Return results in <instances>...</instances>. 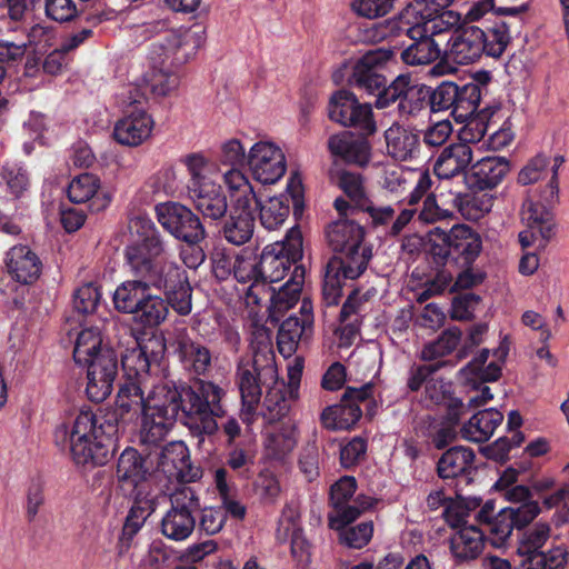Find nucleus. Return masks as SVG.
Wrapping results in <instances>:
<instances>
[{"instance_id":"c756f323","label":"nucleus","mask_w":569,"mask_h":569,"mask_svg":"<svg viewBox=\"0 0 569 569\" xmlns=\"http://www.w3.org/2000/svg\"><path fill=\"white\" fill-rule=\"evenodd\" d=\"M455 0H415V3L408 8L401 16V20L410 23L411 18L417 21H428L433 19H441L443 21L445 30L449 26L460 23L461 16L453 11H443Z\"/></svg>"},{"instance_id":"4be33fe9","label":"nucleus","mask_w":569,"mask_h":569,"mask_svg":"<svg viewBox=\"0 0 569 569\" xmlns=\"http://www.w3.org/2000/svg\"><path fill=\"white\" fill-rule=\"evenodd\" d=\"M149 467L146 459L134 448H126L118 458L116 477L121 488L129 493L140 489L151 490L148 482Z\"/></svg>"},{"instance_id":"37998d69","label":"nucleus","mask_w":569,"mask_h":569,"mask_svg":"<svg viewBox=\"0 0 569 569\" xmlns=\"http://www.w3.org/2000/svg\"><path fill=\"white\" fill-rule=\"evenodd\" d=\"M104 350H112L102 343L101 332L97 328H86L77 337L73 358L77 363L86 366L93 362Z\"/></svg>"},{"instance_id":"423d86ee","label":"nucleus","mask_w":569,"mask_h":569,"mask_svg":"<svg viewBox=\"0 0 569 569\" xmlns=\"http://www.w3.org/2000/svg\"><path fill=\"white\" fill-rule=\"evenodd\" d=\"M510 41L505 22H495L486 31L479 27L456 30L447 43L446 56L458 64H468L478 60L483 53L500 57Z\"/></svg>"},{"instance_id":"412c9836","label":"nucleus","mask_w":569,"mask_h":569,"mask_svg":"<svg viewBox=\"0 0 569 569\" xmlns=\"http://www.w3.org/2000/svg\"><path fill=\"white\" fill-rule=\"evenodd\" d=\"M129 231L136 241L128 246L124 251L127 264L131 262L132 254L157 256L166 248L152 220L144 214H137L129 220Z\"/></svg>"},{"instance_id":"6e6552de","label":"nucleus","mask_w":569,"mask_h":569,"mask_svg":"<svg viewBox=\"0 0 569 569\" xmlns=\"http://www.w3.org/2000/svg\"><path fill=\"white\" fill-rule=\"evenodd\" d=\"M64 428L77 465H103L107 461L108 449L102 442V429L91 410H80Z\"/></svg>"},{"instance_id":"603ef678","label":"nucleus","mask_w":569,"mask_h":569,"mask_svg":"<svg viewBox=\"0 0 569 569\" xmlns=\"http://www.w3.org/2000/svg\"><path fill=\"white\" fill-rule=\"evenodd\" d=\"M272 383L273 386L268 389L264 397L262 411L269 422L284 418L291 409V403L296 400L291 399L283 383L277 381Z\"/></svg>"},{"instance_id":"bb28decb","label":"nucleus","mask_w":569,"mask_h":569,"mask_svg":"<svg viewBox=\"0 0 569 569\" xmlns=\"http://www.w3.org/2000/svg\"><path fill=\"white\" fill-rule=\"evenodd\" d=\"M128 331L131 343L122 353L121 361L126 380H133L148 385L151 363V359L148 353L149 345L157 343V340L149 339L147 342H142L132 335L130 329H128Z\"/></svg>"},{"instance_id":"dca6fc26","label":"nucleus","mask_w":569,"mask_h":569,"mask_svg":"<svg viewBox=\"0 0 569 569\" xmlns=\"http://www.w3.org/2000/svg\"><path fill=\"white\" fill-rule=\"evenodd\" d=\"M232 271L236 280L244 286L241 291L247 308L256 312L269 296L268 286L260 279V257L250 251L238 254Z\"/></svg>"},{"instance_id":"c85d7f7f","label":"nucleus","mask_w":569,"mask_h":569,"mask_svg":"<svg viewBox=\"0 0 569 569\" xmlns=\"http://www.w3.org/2000/svg\"><path fill=\"white\" fill-rule=\"evenodd\" d=\"M176 352L182 367L194 375H206L212 363L210 349L201 342L192 340L184 332L176 338Z\"/></svg>"},{"instance_id":"de8ad7c7","label":"nucleus","mask_w":569,"mask_h":569,"mask_svg":"<svg viewBox=\"0 0 569 569\" xmlns=\"http://www.w3.org/2000/svg\"><path fill=\"white\" fill-rule=\"evenodd\" d=\"M297 445L296 427L291 421L283 422L280 427L268 432L264 447L268 455L280 459L293 450Z\"/></svg>"},{"instance_id":"4c0bfd02","label":"nucleus","mask_w":569,"mask_h":569,"mask_svg":"<svg viewBox=\"0 0 569 569\" xmlns=\"http://www.w3.org/2000/svg\"><path fill=\"white\" fill-rule=\"evenodd\" d=\"M133 499L123 526V535L131 539L143 527L148 517L154 511V497L151 490L140 489L129 493Z\"/></svg>"},{"instance_id":"f257e3e1","label":"nucleus","mask_w":569,"mask_h":569,"mask_svg":"<svg viewBox=\"0 0 569 569\" xmlns=\"http://www.w3.org/2000/svg\"><path fill=\"white\" fill-rule=\"evenodd\" d=\"M147 387V383L126 380L120 386L114 406L117 421L123 427L141 417V442L157 445L163 440L179 412L199 443L206 436H213L218 431L217 418L224 415L221 400L226 395L218 385L202 379L180 389L158 383L144 397Z\"/></svg>"},{"instance_id":"3c124183","label":"nucleus","mask_w":569,"mask_h":569,"mask_svg":"<svg viewBox=\"0 0 569 569\" xmlns=\"http://www.w3.org/2000/svg\"><path fill=\"white\" fill-rule=\"evenodd\" d=\"M291 264L288 257L267 246L260 256V279L267 286L279 282L286 277Z\"/></svg>"},{"instance_id":"9b49d317","label":"nucleus","mask_w":569,"mask_h":569,"mask_svg":"<svg viewBox=\"0 0 569 569\" xmlns=\"http://www.w3.org/2000/svg\"><path fill=\"white\" fill-rule=\"evenodd\" d=\"M408 24V22L406 21ZM413 42L400 52L401 60L408 66H426L435 62L441 54L439 44L432 38L445 31L443 21L433 19L428 21L410 20L405 29Z\"/></svg>"},{"instance_id":"f03ea898","label":"nucleus","mask_w":569,"mask_h":569,"mask_svg":"<svg viewBox=\"0 0 569 569\" xmlns=\"http://www.w3.org/2000/svg\"><path fill=\"white\" fill-rule=\"evenodd\" d=\"M204 42L201 27L169 30L159 36L148 48L141 83H129L117 94L122 109L140 106L147 93L143 84L154 97H167L178 89V69L189 62ZM139 107H136L137 109Z\"/></svg>"},{"instance_id":"e2e57ef3","label":"nucleus","mask_w":569,"mask_h":569,"mask_svg":"<svg viewBox=\"0 0 569 569\" xmlns=\"http://www.w3.org/2000/svg\"><path fill=\"white\" fill-rule=\"evenodd\" d=\"M214 483L220 495L222 507L233 518L242 519L246 516V507L231 496V489L227 482V471L222 468L214 472Z\"/></svg>"},{"instance_id":"20e7f679","label":"nucleus","mask_w":569,"mask_h":569,"mask_svg":"<svg viewBox=\"0 0 569 569\" xmlns=\"http://www.w3.org/2000/svg\"><path fill=\"white\" fill-rule=\"evenodd\" d=\"M222 181L230 199V214L223 226L224 239L236 246L248 242L254 231L258 197L244 172L228 169Z\"/></svg>"},{"instance_id":"680f3d73","label":"nucleus","mask_w":569,"mask_h":569,"mask_svg":"<svg viewBox=\"0 0 569 569\" xmlns=\"http://www.w3.org/2000/svg\"><path fill=\"white\" fill-rule=\"evenodd\" d=\"M552 159L538 154L531 160L527 162V164L520 170L518 174V181L521 184H530L539 181L540 179L547 177L550 174V179L552 178V166L553 160Z\"/></svg>"},{"instance_id":"7c9ffc66","label":"nucleus","mask_w":569,"mask_h":569,"mask_svg":"<svg viewBox=\"0 0 569 569\" xmlns=\"http://www.w3.org/2000/svg\"><path fill=\"white\" fill-rule=\"evenodd\" d=\"M485 533L476 526H463L450 538V550L457 562L476 559L483 549Z\"/></svg>"},{"instance_id":"5701e85b","label":"nucleus","mask_w":569,"mask_h":569,"mask_svg":"<svg viewBox=\"0 0 569 569\" xmlns=\"http://www.w3.org/2000/svg\"><path fill=\"white\" fill-rule=\"evenodd\" d=\"M154 121L142 108H137L119 119L113 128L116 141L127 147H138L152 133Z\"/></svg>"},{"instance_id":"cd10ccee","label":"nucleus","mask_w":569,"mask_h":569,"mask_svg":"<svg viewBox=\"0 0 569 569\" xmlns=\"http://www.w3.org/2000/svg\"><path fill=\"white\" fill-rule=\"evenodd\" d=\"M68 197L74 203L90 201V209L99 212L109 207L111 196L100 190V179L91 173H82L69 183Z\"/></svg>"},{"instance_id":"9d476101","label":"nucleus","mask_w":569,"mask_h":569,"mask_svg":"<svg viewBox=\"0 0 569 569\" xmlns=\"http://www.w3.org/2000/svg\"><path fill=\"white\" fill-rule=\"evenodd\" d=\"M170 502L160 522L161 533L169 540L184 541L194 530L199 498L191 488L182 487L171 495Z\"/></svg>"},{"instance_id":"f8f14e48","label":"nucleus","mask_w":569,"mask_h":569,"mask_svg":"<svg viewBox=\"0 0 569 569\" xmlns=\"http://www.w3.org/2000/svg\"><path fill=\"white\" fill-rule=\"evenodd\" d=\"M565 163L563 156H556L552 166V178L548 181L546 188L540 191L537 199L531 196L522 206L521 219L530 228L537 229L539 236L543 239L549 238L550 227V209L558 202L559 186L558 171Z\"/></svg>"},{"instance_id":"39448f33","label":"nucleus","mask_w":569,"mask_h":569,"mask_svg":"<svg viewBox=\"0 0 569 569\" xmlns=\"http://www.w3.org/2000/svg\"><path fill=\"white\" fill-rule=\"evenodd\" d=\"M181 162L189 174L187 191L196 209L211 220L224 217L228 202L221 186L216 181L219 171L217 163L200 152L187 154Z\"/></svg>"},{"instance_id":"ddd939ff","label":"nucleus","mask_w":569,"mask_h":569,"mask_svg":"<svg viewBox=\"0 0 569 569\" xmlns=\"http://www.w3.org/2000/svg\"><path fill=\"white\" fill-rule=\"evenodd\" d=\"M356 490L357 481L351 476H343L331 486L330 501L333 507V511L329 515L331 529H342L355 521L365 510L372 507V498L361 495L351 505H347Z\"/></svg>"},{"instance_id":"4d7b16f0","label":"nucleus","mask_w":569,"mask_h":569,"mask_svg":"<svg viewBox=\"0 0 569 569\" xmlns=\"http://www.w3.org/2000/svg\"><path fill=\"white\" fill-rule=\"evenodd\" d=\"M461 339V331L457 328H449L445 330L440 337L427 343L421 350V358L427 361L436 360L451 353Z\"/></svg>"},{"instance_id":"f3484780","label":"nucleus","mask_w":569,"mask_h":569,"mask_svg":"<svg viewBox=\"0 0 569 569\" xmlns=\"http://www.w3.org/2000/svg\"><path fill=\"white\" fill-rule=\"evenodd\" d=\"M396 51L390 48H378L365 53L355 64L350 84L369 96H375L386 84V78L379 70L390 61Z\"/></svg>"},{"instance_id":"a878e982","label":"nucleus","mask_w":569,"mask_h":569,"mask_svg":"<svg viewBox=\"0 0 569 569\" xmlns=\"http://www.w3.org/2000/svg\"><path fill=\"white\" fill-rule=\"evenodd\" d=\"M6 268L8 273L17 282L30 284L34 282L42 269V262L38 254L28 246L12 247L6 254Z\"/></svg>"},{"instance_id":"052dcab7","label":"nucleus","mask_w":569,"mask_h":569,"mask_svg":"<svg viewBox=\"0 0 569 569\" xmlns=\"http://www.w3.org/2000/svg\"><path fill=\"white\" fill-rule=\"evenodd\" d=\"M357 102L358 99L355 93L347 90H339L332 96L329 102V118L345 126L346 122H350L352 110Z\"/></svg>"},{"instance_id":"09e8293b","label":"nucleus","mask_w":569,"mask_h":569,"mask_svg":"<svg viewBox=\"0 0 569 569\" xmlns=\"http://www.w3.org/2000/svg\"><path fill=\"white\" fill-rule=\"evenodd\" d=\"M259 218L261 226L267 230H276L281 227L288 219L290 213V198L287 194L271 197L264 202L260 203Z\"/></svg>"},{"instance_id":"c9c22d12","label":"nucleus","mask_w":569,"mask_h":569,"mask_svg":"<svg viewBox=\"0 0 569 569\" xmlns=\"http://www.w3.org/2000/svg\"><path fill=\"white\" fill-rule=\"evenodd\" d=\"M330 151L345 161L365 166L370 158V146L365 139H356L349 133L336 134L329 139Z\"/></svg>"},{"instance_id":"4468645a","label":"nucleus","mask_w":569,"mask_h":569,"mask_svg":"<svg viewBox=\"0 0 569 569\" xmlns=\"http://www.w3.org/2000/svg\"><path fill=\"white\" fill-rule=\"evenodd\" d=\"M156 212L159 223L174 238L188 244H198L204 239L206 231L198 216L186 206L177 202L159 203Z\"/></svg>"},{"instance_id":"8fccbe9b","label":"nucleus","mask_w":569,"mask_h":569,"mask_svg":"<svg viewBox=\"0 0 569 569\" xmlns=\"http://www.w3.org/2000/svg\"><path fill=\"white\" fill-rule=\"evenodd\" d=\"M168 303H170L168 299L152 295L149 290L134 312L133 319L144 327L159 326L167 319Z\"/></svg>"},{"instance_id":"ea45409f","label":"nucleus","mask_w":569,"mask_h":569,"mask_svg":"<svg viewBox=\"0 0 569 569\" xmlns=\"http://www.w3.org/2000/svg\"><path fill=\"white\" fill-rule=\"evenodd\" d=\"M361 415L359 405L347 402L342 398L340 403L327 407L322 411L321 422L327 429L347 430L358 422Z\"/></svg>"},{"instance_id":"5fc2aeb1","label":"nucleus","mask_w":569,"mask_h":569,"mask_svg":"<svg viewBox=\"0 0 569 569\" xmlns=\"http://www.w3.org/2000/svg\"><path fill=\"white\" fill-rule=\"evenodd\" d=\"M346 264L329 261L323 279L322 297L327 306H336L341 297L342 280L351 279L346 272Z\"/></svg>"},{"instance_id":"2f4dec72","label":"nucleus","mask_w":569,"mask_h":569,"mask_svg":"<svg viewBox=\"0 0 569 569\" xmlns=\"http://www.w3.org/2000/svg\"><path fill=\"white\" fill-rule=\"evenodd\" d=\"M388 153L400 161L416 158L420 150L418 134L412 131L393 124L385 133Z\"/></svg>"},{"instance_id":"0eeeda50","label":"nucleus","mask_w":569,"mask_h":569,"mask_svg":"<svg viewBox=\"0 0 569 569\" xmlns=\"http://www.w3.org/2000/svg\"><path fill=\"white\" fill-rule=\"evenodd\" d=\"M237 385L241 396L240 417L250 425L258 415V406L262 395V385L276 382L278 379L273 353H257L252 359L242 358L237 367Z\"/></svg>"},{"instance_id":"58836bf2","label":"nucleus","mask_w":569,"mask_h":569,"mask_svg":"<svg viewBox=\"0 0 569 569\" xmlns=\"http://www.w3.org/2000/svg\"><path fill=\"white\" fill-rule=\"evenodd\" d=\"M149 289L141 278L122 282L113 292L114 308L133 316Z\"/></svg>"},{"instance_id":"b1692460","label":"nucleus","mask_w":569,"mask_h":569,"mask_svg":"<svg viewBox=\"0 0 569 569\" xmlns=\"http://www.w3.org/2000/svg\"><path fill=\"white\" fill-rule=\"evenodd\" d=\"M159 465L169 477L183 482H192L201 477V469L191 463L189 449L182 441H172L163 447Z\"/></svg>"},{"instance_id":"69168bd1","label":"nucleus","mask_w":569,"mask_h":569,"mask_svg":"<svg viewBox=\"0 0 569 569\" xmlns=\"http://www.w3.org/2000/svg\"><path fill=\"white\" fill-rule=\"evenodd\" d=\"M336 530L340 532L339 538L342 543L350 548L360 549L370 541L373 533V525L371 521H367L355 527L347 528L345 526L342 529Z\"/></svg>"},{"instance_id":"bf43d9fd","label":"nucleus","mask_w":569,"mask_h":569,"mask_svg":"<svg viewBox=\"0 0 569 569\" xmlns=\"http://www.w3.org/2000/svg\"><path fill=\"white\" fill-rule=\"evenodd\" d=\"M550 537V526L546 522H537L523 531L518 543L519 555L541 553L539 550Z\"/></svg>"},{"instance_id":"6e6d98bb","label":"nucleus","mask_w":569,"mask_h":569,"mask_svg":"<svg viewBox=\"0 0 569 569\" xmlns=\"http://www.w3.org/2000/svg\"><path fill=\"white\" fill-rule=\"evenodd\" d=\"M492 112L489 109H482L475 116L468 117L466 120H458L463 126L459 129V143H477L487 133L490 126V117Z\"/></svg>"},{"instance_id":"f704fd0d","label":"nucleus","mask_w":569,"mask_h":569,"mask_svg":"<svg viewBox=\"0 0 569 569\" xmlns=\"http://www.w3.org/2000/svg\"><path fill=\"white\" fill-rule=\"evenodd\" d=\"M509 172V162L501 157H485L472 167L475 186L480 189L497 187Z\"/></svg>"},{"instance_id":"79ce46f5","label":"nucleus","mask_w":569,"mask_h":569,"mask_svg":"<svg viewBox=\"0 0 569 569\" xmlns=\"http://www.w3.org/2000/svg\"><path fill=\"white\" fill-rule=\"evenodd\" d=\"M312 329L305 326L297 316L286 319L278 331L277 342L279 352L284 357H291L298 349L302 339H308Z\"/></svg>"},{"instance_id":"1a4fd4ad","label":"nucleus","mask_w":569,"mask_h":569,"mask_svg":"<svg viewBox=\"0 0 569 569\" xmlns=\"http://www.w3.org/2000/svg\"><path fill=\"white\" fill-rule=\"evenodd\" d=\"M363 237V228L348 219H338L327 230L330 246L335 251L342 253V257L330 261L346 264V272L351 278L362 274L370 259L368 250L362 247Z\"/></svg>"},{"instance_id":"6ab92c4d","label":"nucleus","mask_w":569,"mask_h":569,"mask_svg":"<svg viewBox=\"0 0 569 569\" xmlns=\"http://www.w3.org/2000/svg\"><path fill=\"white\" fill-rule=\"evenodd\" d=\"M430 234L445 243L448 254L461 259L465 264L475 261L482 248L480 236L466 224H456L449 232L436 227Z\"/></svg>"},{"instance_id":"aec40b11","label":"nucleus","mask_w":569,"mask_h":569,"mask_svg":"<svg viewBox=\"0 0 569 569\" xmlns=\"http://www.w3.org/2000/svg\"><path fill=\"white\" fill-rule=\"evenodd\" d=\"M306 269L302 264H296L290 274V278L280 286L278 289L274 287L268 286L269 296L266 302H262L258 308H256V312L250 309L251 315H258L260 308L262 306L268 305V311L270 317L278 321L286 311L291 309L300 298V293L302 290V286L305 282Z\"/></svg>"},{"instance_id":"c03bdc74","label":"nucleus","mask_w":569,"mask_h":569,"mask_svg":"<svg viewBox=\"0 0 569 569\" xmlns=\"http://www.w3.org/2000/svg\"><path fill=\"white\" fill-rule=\"evenodd\" d=\"M489 351L482 350L473 360L460 370L461 379L477 388V381H496L501 375V366L495 361L487 363Z\"/></svg>"},{"instance_id":"a211bd4d","label":"nucleus","mask_w":569,"mask_h":569,"mask_svg":"<svg viewBox=\"0 0 569 569\" xmlns=\"http://www.w3.org/2000/svg\"><path fill=\"white\" fill-rule=\"evenodd\" d=\"M93 362L87 367L88 398L94 402L106 400L113 390V383L118 376V357L114 350H104Z\"/></svg>"},{"instance_id":"49530a36","label":"nucleus","mask_w":569,"mask_h":569,"mask_svg":"<svg viewBox=\"0 0 569 569\" xmlns=\"http://www.w3.org/2000/svg\"><path fill=\"white\" fill-rule=\"evenodd\" d=\"M528 10L527 4H521L517 7H503L498 6L496 0H477L471 3L467 11L461 17L460 22L471 23L477 22L482 19H486L489 16H510L517 17L525 13Z\"/></svg>"},{"instance_id":"72a5a7b5","label":"nucleus","mask_w":569,"mask_h":569,"mask_svg":"<svg viewBox=\"0 0 569 569\" xmlns=\"http://www.w3.org/2000/svg\"><path fill=\"white\" fill-rule=\"evenodd\" d=\"M502 420L503 415L493 408L481 410L462 426V438L473 442L487 441Z\"/></svg>"},{"instance_id":"393cba45","label":"nucleus","mask_w":569,"mask_h":569,"mask_svg":"<svg viewBox=\"0 0 569 569\" xmlns=\"http://www.w3.org/2000/svg\"><path fill=\"white\" fill-rule=\"evenodd\" d=\"M473 160V150L466 143H451L445 147L433 163V172L439 180H450L463 176Z\"/></svg>"},{"instance_id":"2eb2a0df","label":"nucleus","mask_w":569,"mask_h":569,"mask_svg":"<svg viewBox=\"0 0 569 569\" xmlns=\"http://www.w3.org/2000/svg\"><path fill=\"white\" fill-rule=\"evenodd\" d=\"M248 167L257 181L273 184L286 173L287 161L278 144L269 140H260L248 151Z\"/></svg>"},{"instance_id":"338daca9","label":"nucleus","mask_w":569,"mask_h":569,"mask_svg":"<svg viewBox=\"0 0 569 569\" xmlns=\"http://www.w3.org/2000/svg\"><path fill=\"white\" fill-rule=\"evenodd\" d=\"M339 186L347 194V197L359 209H361L369 201L360 174L352 172H343L340 177Z\"/></svg>"},{"instance_id":"a18cd8bd","label":"nucleus","mask_w":569,"mask_h":569,"mask_svg":"<svg viewBox=\"0 0 569 569\" xmlns=\"http://www.w3.org/2000/svg\"><path fill=\"white\" fill-rule=\"evenodd\" d=\"M29 187L27 171L17 163H7L0 172V199L20 198Z\"/></svg>"},{"instance_id":"774afa93","label":"nucleus","mask_w":569,"mask_h":569,"mask_svg":"<svg viewBox=\"0 0 569 569\" xmlns=\"http://www.w3.org/2000/svg\"><path fill=\"white\" fill-rule=\"evenodd\" d=\"M510 515V512L508 513L507 510L502 508L489 523V538L491 545L497 548H500L506 543L510 538L512 530L516 528Z\"/></svg>"},{"instance_id":"13d9d810","label":"nucleus","mask_w":569,"mask_h":569,"mask_svg":"<svg viewBox=\"0 0 569 569\" xmlns=\"http://www.w3.org/2000/svg\"><path fill=\"white\" fill-rule=\"evenodd\" d=\"M459 97L451 114L456 120H466L475 116L481 100L480 87L477 83H467L458 88Z\"/></svg>"},{"instance_id":"473e14b6","label":"nucleus","mask_w":569,"mask_h":569,"mask_svg":"<svg viewBox=\"0 0 569 569\" xmlns=\"http://www.w3.org/2000/svg\"><path fill=\"white\" fill-rule=\"evenodd\" d=\"M443 193H440L442 206L451 203L452 209H456L460 214L467 219L477 221L488 213L492 208V197L488 193H461L452 194L450 200H445Z\"/></svg>"},{"instance_id":"864d4df0","label":"nucleus","mask_w":569,"mask_h":569,"mask_svg":"<svg viewBox=\"0 0 569 569\" xmlns=\"http://www.w3.org/2000/svg\"><path fill=\"white\" fill-rule=\"evenodd\" d=\"M429 102L430 87L410 84V79L407 77V86L403 88L400 102L398 103L399 111L406 116H417L429 107Z\"/></svg>"},{"instance_id":"7ed1b4c3","label":"nucleus","mask_w":569,"mask_h":569,"mask_svg":"<svg viewBox=\"0 0 569 569\" xmlns=\"http://www.w3.org/2000/svg\"><path fill=\"white\" fill-rule=\"evenodd\" d=\"M129 270L134 278H141L149 288L163 290L173 310L186 316L191 312V286L183 268L167 257L166 248L160 254H132Z\"/></svg>"},{"instance_id":"a19ab883","label":"nucleus","mask_w":569,"mask_h":569,"mask_svg":"<svg viewBox=\"0 0 569 569\" xmlns=\"http://www.w3.org/2000/svg\"><path fill=\"white\" fill-rule=\"evenodd\" d=\"M475 453L470 448L457 446L447 450L438 461V475L443 479L456 478L472 468Z\"/></svg>"},{"instance_id":"0e129e2a","label":"nucleus","mask_w":569,"mask_h":569,"mask_svg":"<svg viewBox=\"0 0 569 569\" xmlns=\"http://www.w3.org/2000/svg\"><path fill=\"white\" fill-rule=\"evenodd\" d=\"M279 254L288 257L289 261L296 263L302 258V234L299 228L292 227L281 241H277L269 246Z\"/></svg>"},{"instance_id":"e433bc0d","label":"nucleus","mask_w":569,"mask_h":569,"mask_svg":"<svg viewBox=\"0 0 569 569\" xmlns=\"http://www.w3.org/2000/svg\"><path fill=\"white\" fill-rule=\"evenodd\" d=\"M423 401L426 406H443L450 419L457 421L463 411L461 400L452 397L451 385L443 380L430 378L427 381Z\"/></svg>"}]
</instances>
